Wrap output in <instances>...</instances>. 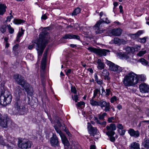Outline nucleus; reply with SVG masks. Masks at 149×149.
<instances>
[{"label":"nucleus","mask_w":149,"mask_h":149,"mask_svg":"<svg viewBox=\"0 0 149 149\" xmlns=\"http://www.w3.org/2000/svg\"><path fill=\"white\" fill-rule=\"evenodd\" d=\"M46 34V33H44L43 32L40 33V40H42L40 44V42L38 41L36 43V49L38 51V57L40 58L42 54L46 45L48 42V40L47 39V36Z\"/></svg>","instance_id":"nucleus-1"},{"label":"nucleus","mask_w":149,"mask_h":149,"mask_svg":"<svg viewBox=\"0 0 149 149\" xmlns=\"http://www.w3.org/2000/svg\"><path fill=\"white\" fill-rule=\"evenodd\" d=\"M54 128L57 132L59 134L65 149H77V145L76 142H73L72 145H70L65 135L62 133L57 126H54Z\"/></svg>","instance_id":"nucleus-2"},{"label":"nucleus","mask_w":149,"mask_h":149,"mask_svg":"<svg viewBox=\"0 0 149 149\" xmlns=\"http://www.w3.org/2000/svg\"><path fill=\"white\" fill-rule=\"evenodd\" d=\"M136 74L131 72L127 74L123 80V84L126 86H134L137 84V80L136 79Z\"/></svg>","instance_id":"nucleus-3"},{"label":"nucleus","mask_w":149,"mask_h":149,"mask_svg":"<svg viewBox=\"0 0 149 149\" xmlns=\"http://www.w3.org/2000/svg\"><path fill=\"white\" fill-rule=\"evenodd\" d=\"M14 79L17 83L21 85L25 89L28 94H29L31 93V91L32 90V88L30 87L29 84L25 81L23 77L18 74H16L15 75Z\"/></svg>","instance_id":"nucleus-4"},{"label":"nucleus","mask_w":149,"mask_h":149,"mask_svg":"<svg viewBox=\"0 0 149 149\" xmlns=\"http://www.w3.org/2000/svg\"><path fill=\"white\" fill-rule=\"evenodd\" d=\"M116 129V125L112 123L107 125L103 130V132L108 136L110 140L112 142H114L115 141V138L113 136L115 134L114 131Z\"/></svg>","instance_id":"nucleus-5"},{"label":"nucleus","mask_w":149,"mask_h":149,"mask_svg":"<svg viewBox=\"0 0 149 149\" xmlns=\"http://www.w3.org/2000/svg\"><path fill=\"white\" fill-rule=\"evenodd\" d=\"M12 96L10 93L5 91L3 93H2L0 96V104L5 106L10 103Z\"/></svg>","instance_id":"nucleus-6"},{"label":"nucleus","mask_w":149,"mask_h":149,"mask_svg":"<svg viewBox=\"0 0 149 149\" xmlns=\"http://www.w3.org/2000/svg\"><path fill=\"white\" fill-rule=\"evenodd\" d=\"M106 64L109 66V69L111 71L116 72L118 75L120 72L123 71L124 70L122 67L115 65L113 63L106 60Z\"/></svg>","instance_id":"nucleus-7"},{"label":"nucleus","mask_w":149,"mask_h":149,"mask_svg":"<svg viewBox=\"0 0 149 149\" xmlns=\"http://www.w3.org/2000/svg\"><path fill=\"white\" fill-rule=\"evenodd\" d=\"M25 107L21 105V101L18 100L15 103L14 107L13 108L12 110L13 113L17 114L19 113H22V112L24 111Z\"/></svg>","instance_id":"nucleus-8"},{"label":"nucleus","mask_w":149,"mask_h":149,"mask_svg":"<svg viewBox=\"0 0 149 149\" xmlns=\"http://www.w3.org/2000/svg\"><path fill=\"white\" fill-rule=\"evenodd\" d=\"M31 146V142L26 139L19 140L18 142V146L22 149H26L30 148Z\"/></svg>","instance_id":"nucleus-9"},{"label":"nucleus","mask_w":149,"mask_h":149,"mask_svg":"<svg viewBox=\"0 0 149 149\" xmlns=\"http://www.w3.org/2000/svg\"><path fill=\"white\" fill-rule=\"evenodd\" d=\"M87 128L89 133L91 136H95L98 134L99 133L96 128L93 127L91 123L89 122L87 123Z\"/></svg>","instance_id":"nucleus-10"},{"label":"nucleus","mask_w":149,"mask_h":149,"mask_svg":"<svg viewBox=\"0 0 149 149\" xmlns=\"http://www.w3.org/2000/svg\"><path fill=\"white\" fill-rule=\"evenodd\" d=\"M9 118L6 115L0 116V125L3 127L6 128L7 126Z\"/></svg>","instance_id":"nucleus-11"},{"label":"nucleus","mask_w":149,"mask_h":149,"mask_svg":"<svg viewBox=\"0 0 149 149\" xmlns=\"http://www.w3.org/2000/svg\"><path fill=\"white\" fill-rule=\"evenodd\" d=\"M98 106H100L102 108L105 107L104 110L105 111H109L110 109V104L109 102H107L103 100L99 102Z\"/></svg>","instance_id":"nucleus-12"},{"label":"nucleus","mask_w":149,"mask_h":149,"mask_svg":"<svg viewBox=\"0 0 149 149\" xmlns=\"http://www.w3.org/2000/svg\"><path fill=\"white\" fill-rule=\"evenodd\" d=\"M141 92L143 93H148L149 92V86L145 83H142L139 86Z\"/></svg>","instance_id":"nucleus-13"},{"label":"nucleus","mask_w":149,"mask_h":149,"mask_svg":"<svg viewBox=\"0 0 149 149\" xmlns=\"http://www.w3.org/2000/svg\"><path fill=\"white\" fill-rule=\"evenodd\" d=\"M121 30L120 29H114L109 31V34L110 36H119L121 33Z\"/></svg>","instance_id":"nucleus-14"},{"label":"nucleus","mask_w":149,"mask_h":149,"mask_svg":"<svg viewBox=\"0 0 149 149\" xmlns=\"http://www.w3.org/2000/svg\"><path fill=\"white\" fill-rule=\"evenodd\" d=\"M128 133L131 136L135 138L138 137L140 135V133L138 131H135L133 129H130L128 131Z\"/></svg>","instance_id":"nucleus-15"},{"label":"nucleus","mask_w":149,"mask_h":149,"mask_svg":"<svg viewBox=\"0 0 149 149\" xmlns=\"http://www.w3.org/2000/svg\"><path fill=\"white\" fill-rule=\"evenodd\" d=\"M51 143L53 146H58V138L56 135L53 134L50 140Z\"/></svg>","instance_id":"nucleus-16"},{"label":"nucleus","mask_w":149,"mask_h":149,"mask_svg":"<svg viewBox=\"0 0 149 149\" xmlns=\"http://www.w3.org/2000/svg\"><path fill=\"white\" fill-rule=\"evenodd\" d=\"M105 22L106 23L109 24L110 23V21L107 18H106L105 21H104V20H102V19L101 18L97 22L95 26V27L96 28L95 29H98L99 26L100 25Z\"/></svg>","instance_id":"nucleus-17"},{"label":"nucleus","mask_w":149,"mask_h":149,"mask_svg":"<svg viewBox=\"0 0 149 149\" xmlns=\"http://www.w3.org/2000/svg\"><path fill=\"white\" fill-rule=\"evenodd\" d=\"M63 38L65 39H74L77 40H79L80 38L79 36L78 35L71 34H66L64 36Z\"/></svg>","instance_id":"nucleus-18"},{"label":"nucleus","mask_w":149,"mask_h":149,"mask_svg":"<svg viewBox=\"0 0 149 149\" xmlns=\"http://www.w3.org/2000/svg\"><path fill=\"white\" fill-rule=\"evenodd\" d=\"M129 149H140L139 144L136 142H133L130 145Z\"/></svg>","instance_id":"nucleus-19"},{"label":"nucleus","mask_w":149,"mask_h":149,"mask_svg":"<svg viewBox=\"0 0 149 149\" xmlns=\"http://www.w3.org/2000/svg\"><path fill=\"white\" fill-rule=\"evenodd\" d=\"M136 79L137 80V84L139 81H144L146 79V76L143 74H136Z\"/></svg>","instance_id":"nucleus-20"},{"label":"nucleus","mask_w":149,"mask_h":149,"mask_svg":"<svg viewBox=\"0 0 149 149\" xmlns=\"http://www.w3.org/2000/svg\"><path fill=\"white\" fill-rule=\"evenodd\" d=\"M109 52V51L108 50L98 49L97 50V54L101 56H105L107 55V54Z\"/></svg>","instance_id":"nucleus-21"},{"label":"nucleus","mask_w":149,"mask_h":149,"mask_svg":"<svg viewBox=\"0 0 149 149\" xmlns=\"http://www.w3.org/2000/svg\"><path fill=\"white\" fill-rule=\"evenodd\" d=\"M6 6L4 4H0V15H3L6 11Z\"/></svg>","instance_id":"nucleus-22"},{"label":"nucleus","mask_w":149,"mask_h":149,"mask_svg":"<svg viewBox=\"0 0 149 149\" xmlns=\"http://www.w3.org/2000/svg\"><path fill=\"white\" fill-rule=\"evenodd\" d=\"M102 75L104 77V79H105L109 80L110 79V78L109 76V73L107 70H103L102 72Z\"/></svg>","instance_id":"nucleus-23"},{"label":"nucleus","mask_w":149,"mask_h":149,"mask_svg":"<svg viewBox=\"0 0 149 149\" xmlns=\"http://www.w3.org/2000/svg\"><path fill=\"white\" fill-rule=\"evenodd\" d=\"M96 63L98 64L97 68L98 69L102 70L104 68V63L102 62L101 59H98Z\"/></svg>","instance_id":"nucleus-24"},{"label":"nucleus","mask_w":149,"mask_h":149,"mask_svg":"<svg viewBox=\"0 0 149 149\" xmlns=\"http://www.w3.org/2000/svg\"><path fill=\"white\" fill-rule=\"evenodd\" d=\"M24 31L22 29V28H21V31L18 32L16 38V41L17 42H19V38L24 34Z\"/></svg>","instance_id":"nucleus-25"},{"label":"nucleus","mask_w":149,"mask_h":149,"mask_svg":"<svg viewBox=\"0 0 149 149\" xmlns=\"http://www.w3.org/2000/svg\"><path fill=\"white\" fill-rule=\"evenodd\" d=\"M126 53L127 54L133 53L135 51V49L132 47H127L125 49Z\"/></svg>","instance_id":"nucleus-26"},{"label":"nucleus","mask_w":149,"mask_h":149,"mask_svg":"<svg viewBox=\"0 0 149 149\" xmlns=\"http://www.w3.org/2000/svg\"><path fill=\"white\" fill-rule=\"evenodd\" d=\"M24 21L21 19H14L13 21V23L17 25L23 24Z\"/></svg>","instance_id":"nucleus-27"},{"label":"nucleus","mask_w":149,"mask_h":149,"mask_svg":"<svg viewBox=\"0 0 149 149\" xmlns=\"http://www.w3.org/2000/svg\"><path fill=\"white\" fill-rule=\"evenodd\" d=\"M38 41H39V42L40 41V43H41V42L42 40L40 39V37L39 38V39L37 41H36V42L33 41L32 42V43H33L32 45H29L28 46V49L30 50L32 49H33V46L35 45V44H34V43H35L36 44V43Z\"/></svg>","instance_id":"nucleus-28"},{"label":"nucleus","mask_w":149,"mask_h":149,"mask_svg":"<svg viewBox=\"0 0 149 149\" xmlns=\"http://www.w3.org/2000/svg\"><path fill=\"white\" fill-rule=\"evenodd\" d=\"M81 11V9L79 8H77L73 11L72 13V15H76L79 14Z\"/></svg>","instance_id":"nucleus-29"},{"label":"nucleus","mask_w":149,"mask_h":149,"mask_svg":"<svg viewBox=\"0 0 149 149\" xmlns=\"http://www.w3.org/2000/svg\"><path fill=\"white\" fill-rule=\"evenodd\" d=\"M46 61L45 58H43L41 63V68L42 70H44L45 68Z\"/></svg>","instance_id":"nucleus-30"},{"label":"nucleus","mask_w":149,"mask_h":149,"mask_svg":"<svg viewBox=\"0 0 149 149\" xmlns=\"http://www.w3.org/2000/svg\"><path fill=\"white\" fill-rule=\"evenodd\" d=\"M7 28L10 34L13 33L14 31V29L12 27L10 24H8L7 25Z\"/></svg>","instance_id":"nucleus-31"},{"label":"nucleus","mask_w":149,"mask_h":149,"mask_svg":"<svg viewBox=\"0 0 149 149\" xmlns=\"http://www.w3.org/2000/svg\"><path fill=\"white\" fill-rule=\"evenodd\" d=\"M90 103L92 106H98L99 102H97L93 100V99H91L90 101Z\"/></svg>","instance_id":"nucleus-32"},{"label":"nucleus","mask_w":149,"mask_h":149,"mask_svg":"<svg viewBox=\"0 0 149 149\" xmlns=\"http://www.w3.org/2000/svg\"><path fill=\"white\" fill-rule=\"evenodd\" d=\"M107 115V113H100L98 115V116L99 119L100 120H104V117Z\"/></svg>","instance_id":"nucleus-33"},{"label":"nucleus","mask_w":149,"mask_h":149,"mask_svg":"<svg viewBox=\"0 0 149 149\" xmlns=\"http://www.w3.org/2000/svg\"><path fill=\"white\" fill-rule=\"evenodd\" d=\"M88 49L90 52H93L97 54L98 49L90 47H89Z\"/></svg>","instance_id":"nucleus-34"},{"label":"nucleus","mask_w":149,"mask_h":149,"mask_svg":"<svg viewBox=\"0 0 149 149\" xmlns=\"http://www.w3.org/2000/svg\"><path fill=\"white\" fill-rule=\"evenodd\" d=\"M143 145L146 148H149V140H147L145 141L143 143Z\"/></svg>","instance_id":"nucleus-35"},{"label":"nucleus","mask_w":149,"mask_h":149,"mask_svg":"<svg viewBox=\"0 0 149 149\" xmlns=\"http://www.w3.org/2000/svg\"><path fill=\"white\" fill-rule=\"evenodd\" d=\"M139 61L141 62L142 64L145 65H146L148 64V61L144 58H141L139 60Z\"/></svg>","instance_id":"nucleus-36"},{"label":"nucleus","mask_w":149,"mask_h":149,"mask_svg":"<svg viewBox=\"0 0 149 149\" xmlns=\"http://www.w3.org/2000/svg\"><path fill=\"white\" fill-rule=\"evenodd\" d=\"M146 52V50H141L137 54V56H141L145 54Z\"/></svg>","instance_id":"nucleus-37"},{"label":"nucleus","mask_w":149,"mask_h":149,"mask_svg":"<svg viewBox=\"0 0 149 149\" xmlns=\"http://www.w3.org/2000/svg\"><path fill=\"white\" fill-rule=\"evenodd\" d=\"M85 105V103L83 102H78L77 106L78 107H84Z\"/></svg>","instance_id":"nucleus-38"},{"label":"nucleus","mask_w":149,"mask_h":149,"mask_svg":"<svg viewBox=\"0 0 149 149\" xmlns=\"http://www.w3.org/2000/svg\"><path fill=\"white\" fill-rule=\"evenodd\" d=\"M6 25H3L0 28V31L2 33H4L6 31Z\"/></svg>","instance_id":"nucleus-39"},{"label":"nucleus","mask_w":149,"mask_h":149,"mask_svg":"<svg viewBox=\"0 0 149 149\" xmlns=\"http://www.w3.org/2000/svg\"><path fill=\"white\" fill-rule=\"evenodd\" d=\"M119 54L122 56L126 60L128 59L129 56L128 54H127L126 53L122 54L121 53H120Z\"/></svg>","instance_id":"nucleus-40"},{"label":"nucleus","mask_w":149,"mask_h":149,"mask_svg":"<svg viewBox=\"0 0 149 149\" xmlns=\"http://www.w3.org/2000/svg\"><path fill=\"white\" fill-rule=\"evenodd\" d=\"M120 41L121 40L118 38H115L113 40L114 42L116 44L120 43Z\"/></svg>","instance_id":"nucleus-41"},{"label":"nucleus","mask_w":149,"mask_h":149,"mask_svg":"<svg viewBox=\"0 0 149 149\" xmlns=\"http://www.w3.org/2000/svg\"><path fill=\"white\" fill-rule=\"evenodd\" d=\"M138 40L141 43H144L146 41V38L144 37L142 38H139Z\"/></svg>","instance_id":"nucleus-42"},{"label":"nucleus","mask_w":149,"mask_h":149,"mask_svg":"<svg viewBox=\"0 0 149 149\" xmlns=\"http://www.w3.org/2000/svg\"><path fill=\"white\" fill-rule=\"evenodd\" d=\"M72 97L74 100L75 102H77L78 100V97L77 95H74V96L73 95H72Z\"/></svg>","instance_id":"nucleus-43"},{"label":"nucleus","mask_w":149,"mask_h":149,"mask_svg":"<svg viewBox=\"0 0 149 149\" xmlns=\"http://www.w3.org/2000/svg\"><path fill=\"white\" fill-rule=\"evenodd\" d=\"M115 118L114 117H109L108 118L107 121L109 123H113V120Z\"/></svg>","instance_id":"nucleus-44"},{"label":"nucleus","mask_w":149,"mask_h":149,"mask_svg":"<svg viewBox=\"0 0 149 149\" xmlns=\"http://www.w3.org/2000/svg\"><path fill=\"white\" fill-rule=\"evenodd\" d=\"M99 90L97 89H96L94 91V95L93 96V98H94L96 96L97 93L99 92Z\"/></svg>","instance_id":"nucleus-45"},{"label":"nucleus","mask_w":149,"mask_h":149,"mask_svg":"<svg viewBox=\"0 0 149 149\" xmlns=\"http://www.w3.org/2000/svg\"><path fill=\"white\" fill-rule=\"evenodd\" d=\"M13 16L12 15H11L10 16H8L7 17L6 20L5 22H10L11 21V19L13 18Z\"/></svg>","instance_id":"nucleus-46"},{"label":"nucleus","mask_w":149,"mask_h":149,"mask_svg":"<svg viewBox=\"0 0 149 149\" xmlns=\"http://www.w3.org/2000/svg\"><path fill=\"white\" fill-rule=\"evenodd\" d=\"M19 47V45L17 44L15 45L14 47H13V50L15 52H16L17 49H18Z\"/></svg>","instance_id":"nucleus-47"},{"label":"nucleus","mask_w":149,"mask_h":149,"mask_svg":"<svg viewBox=\"0 0 149 149\" xmlns=\"http://www.w3.org/2000/svg\"><path fill=\"white\" fill-rule=\"evenodd\" d=\"M117 127L118 129L121 130H122L124 128L123 126L121 124H118L117 125Z\"/></svg>","instance_id":"nucleus-48"},{"label":"nucleus","mask_w":149,"mask_h":149,"mask_svg":"<svg viewBox=\"0 0 149 149\" xmlns=\"http://www.w3.org/2000/svg\"><path fill=\"white\" fill-rule=\"evenodd\" d=\"M111 92L110 90L109 89H106V91L105 95L107 96H109L111 93Z\"/></svg>","instance_id":"nucleus-49"},{"label":"nucleus","mask_w":149,"mask_h":149,"mask_svg":"<svg viewBox=\"0 0 149 149\" xmlns=\"http://www.w3.org/2000/svg\"><path fill=\"white\" fill-rule=\"evenodd\" d=\"M117 99V98L116 96H113L111 98L110 101L112 103H113L114 102L116 101V100Z\"/></svg>","instance_id":"nucleus-50"},{"label":"nucleus","mask_w":149,"mask_h":149,"mask_svg":"<svg viewBox=\"0 0 149 149\" xmlns=\"http://www.w3.org/2000/svg\"><path fill=\"white\" fill-rule=\"evenodd\" d=\"M71 92L74 94L76 93L77 92V90L76 88L74 87H71Z\"/></svg>","instance_id":"nucleus-51"},{"label":"nucleus","mask_w":149,"mask_h":149,"mask_svg":"<svg viewBox=\"0 0 149 149\" xmlns=\"http://www.w3.org/2000/svg\"><path fill=\"white\" fill-rule=\"evenodd\" d=\"M21 89H19L18 91H17L16 93V95L17 96V97L18 96L19 97L21 95Z\"/></svg>","instance_id":"nucleus-52"},{"label":"nucleus","mask_w":149,"mask_h":149,"mask_svg":"<svg viewBox=\"0 0 149 149\" xmlns=\"http://www.w3.org/2000/svg\"><path fill=\"white\" fill-rule=\"evenodd\" d=\"M8 141L9 142V143L10 144H8V146H10V147H13L15 146V145L13 143H11V140H9V139L8 138Z\"/></svg>","instance_id":"nucleus-53"},{"label":"nucleus","mask_w":149,"mask_h":149,"mask_svg":"<svg viewBox=\"0 0 149 149\" xmlns=\"http://www.w3.org/2000/svg\"><path fill=\"white\" fill-rule=\"evenodd\" d=\"M3 142L4 141L2 137L0 136V144L3 145H5V143Z\"/></svg>","instance_id":"nucleus-54"},{"label":"nucleus","mask_w":149,"mask_h":149,"mask_svg":"<svg viewBox=\"0 0 149 149\" xmlns=\"http://www.w3.org/2000/svg\"><path fill=\"white\" fill-rule=\"evenodd\" d=\"M143 33V31H139L137 32V33L135 34V35L138 36H139L140 35Z\"/></svg>","instance_id":"nucleus-55"},{"label":"nucleus","mask_w":149,"mask_h":149,"mask_svg":"<svg viewBox=\"0 0 149 149\" xmlns=\"http://www.w3.org/2000/svg\"><path fill=\"white\" fill-rule=\"evenodd\" d=\"M125 130H122L119 133V134L120 135H123L125 134Z\"/></svg>","instance_id":"nucleus-56"},{"label":"nucleus","mask_w":149,"mask_h":149,"mask_svg":"<svg viewBox=\"0 0 149 149\" xmlns=\"http://www.w3.org/2000/svg\"><path fill=\"white\" fill-rule=\"evenodd\" d=\"M72 72V71L71 69H68L67 71L66 72V74L68 76H69V74L71 73Z\"/></svg>","instance_id":"nucleus-57"},{"label":"nucleus","mask_w":149,"mask_h":149,"mask_svg":"<svg viewBox=\"0 0 149 149\" xmlns=\"http://www.w3.org/2000/svg\"><path fill=\"white\" fill-rule=\"evenodd\" d=\"M102 87V93L101 95H105L106 92L105 91L104 89V88H103V87Z\"/></svg>","instance_id":"nucleus-58"},{"label":"nucleus","mask_w":149,"mask_h":149,"mask_svg":"<svg viewBox=\"0 0 149 149\" xmlns=\"http://www.w3.org/2000/svg\"><path fill=\"white\" fill-rule=\"evenodd\" d=\"M97 83L99 84H102L103 83V81L102 80H98L96 81Z\"/></svg>","instance_id":"nucleus-59"},{"label":"nucleus","mask_w":149,"mask_h":149,"mask_svg":"<svg viewBox=\"0 0 149 149\" xmlns=\"http://www.w3.org/2000/svg\"><path fill=\"white\" fill-rule=\"evenodd\" d=\"M94 78L95 79V80L96 81L98 80V76L97 74H95L94 75Z\"/></svg>","instance_id":"nucleus-60"},{"label":"nucleus","mask_w":149,"mask_h":149,"mask_svg":"<svg viewBox=\"0 0 149 149\" xmlns=\"http://www.w3.org/2000/svg\"><path fill=\"white\" fill-rule=\"evenodd\" d=\"M117 108L119 110H120L122 109V107L121 105L120 104H118V105L117 106Z\"/></svg>","instance_id":"nucleus-61"},{"label":"nucleus","mask_w":149,"mask_h":149,"mask_svg":"<svg viewBox=\"0 0 149 149\" xmlns=\"http://www.w3.org/2000/svg\"><path fill=\"white\" fill-rule=\"evenodd\" d=\"M57 124L59 127H60L61 126H63L62 124L61 123V122L59 121H58L57 122Z\"/></svg>","instance_id":"nucleus-62"},{"label":"nucleus","mask_w":149,"mask_h":149,"mask_svg":"<svg viewBox=\"0 0 149 149\" xmlns=\"http://www.w3.org/2000/svg\"><path fill=\"white\" fill-rule=\"evenodd\" d=\"M41 18L42 19H47V16L45 15H44L42 16Z\"/></svg>","instance_id":"nucleus-63"},{"label":"nucleus","mask_w":149,"mask_h":149,"mask_svg":"<svg viewBox=\"0 0 149 149\" xmlns=\"http://www.w3.org/2000/svg\"><path fill=\"white\" fill-rule=\"evenodd\" d=\"M95 146L94 145H92L91 146L90 149H95Z\"/></svg>","instance_id":"nucleus-64"}]
</instances>
